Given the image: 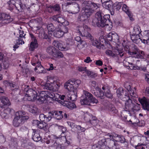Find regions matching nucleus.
Listing matches in <instances>:
<instances>
[{"instance_id":"obj_1","label":"nucleus","mask_w":149,"mask_h":149,"mask_svg":"<svg viewBox=\"0 0 149 149\" xmlns=\"http://www.w3.org/2000/svg\"><path fill=\"white\" fill-rule=\"evenodd\" d=\"M81 83V81L79 79H72L66 82L64 84V88L72 93L71 95L70 93L68 94L67 97L63 95H61L57 93L55 94L49 91H42L38 95L36 91L32 89H29L28 86H25L24 90V99L29 101L37 100L41 103L46 102L50 99L58 100L63 105L72 109L76 107L73 101L77 97V89Z\"/></svg>"},{"instance_id":"obj_2","label":"nucleus","mask_w":149,"mask_h":149,"mask_svg":"<svg viewBox=\"0 0 149 149\" xmlns=\"http://www.w3.org/2000/svg\"><path fill=\"white\" fill-rule=\"evenodd\" d=\"M99 5L91 1H84L82 4L83 10L82 15L78 17L80 20L87 19L93 12L99 7Z\"/></svg>"},{"instance_id":"obj_3","label":"nucleus","mask_w":149,"mask_h":149,"mask_svg":"<svg viewBox=\"0 0 149 149\" xmlns=\"http://www.w3.org/2000/svg\"><path fill=\"white\" fill-rule=\"evenodd\" d=\"M77 32L82 36L91 39V42L93 45L98 48L101 42L100 40L96 38L92 39V36L89 33L90 29L86 25H83L77 27L76 29Z\"/></svg>"},{"instance_id":"obj_4","label":"nucleus","mask_w":149,"mask_h":149,"mask_svg":"<svg viewBox=\"0 0 149 149\" xmlns=\"http://www.w3.org/2000/svg\"><path fill=\"white\" fill-rule=\"evenodd\" d=\"M58 128L59 129L61 130L62 133L61 135V137H58L55 136L48 135L47 137H45L44 138L45 142L47 144H50L51 146H54V144H53V143L55 141L54 140L58 138H61V139H63L64 141H65L68 144L70 143V141H67L66 140L65 136V132L66 130V128L61 126H58Z\"/></svg>"},{"instance_id":"obj_5","label":"nucleus","mask_w":149,"mask_h":149,"mask_svg":"<svg viewBox=\"0 0 149 149\" xmlns=\"http://www.w3.org/2000/svg\"><path fill=\"white\" fill-rule=\"evenodd\" d=\"M61 85L58 79L51 77L48 79L47 82L45 85L44 88L53 91H56L59 89Z\"/></svg>"},{"instance_id":"obj_6","label":"nucleus","mask_w":149,"mask_h":149,"mask_svg":"<svg viewBox=\"0 0 149 149\" xmlns=\"http://www.w3.org/2000/svg\"><path fill=\"white\" fill-rule=\"evenodd\" d=\"M107 135L110 139V141L113 142V146H112L113 149H116L118 147L120 143H124L125 141L124 137L114 133H108Z\"/></svg>"},{"instance_id":"obj_7","label":"nucleus","mask_w":149,"mask_h":149,"mask_svg":"<svg viewBox=\"0 0 149 149\" xmlns=\"http://www.w3.org/2000/svg\"><path fill=\"white\" fill-rule=\"evenodd\" d=\"M15 115L13 123V125L15 127L20 125L29 118V116L26 115L25 112L21 111L16 113Z\"/></svg>"},{"instance_id":"obj_8","label":"nucleus","mask_w":149,"mask_h":149,"mask_svg":"<svg viewBox=\"0 0 149 149\" xmlns=\"http://www.w3.org/2000/svg\"><path fill=\"white\" fill-rule=\"evenodd\" d=\"M84 95L81 97L80 102L82 105H90L91 103H97L98 101L93 95L88 92L84 91Z\"/></svg>"},{"instance_id":"obj_9","label":"nucleus","mask_w":149,"mask_h":149,"mask_svg":"<svg viewBox=\"0 0 149 149\" xmlns=\"http://www.w3.org/2000/svg\"><path fill=\"white\" fill-rule=\"evenodd\" d=\"M102 91L99 88H96L94 92L95 95L97 97H99L101 99H103L105 96L106 97L111 98L112 95L110 93L109 90L107 88L104 87H102Z\"/></svg>"},{"instance_id":"obj_10","label":"nucleus","mask_w":149,"mask_h":149,"mask_svg":"<svg viewBox=\"0 0 149 149\" xmlns=\"http://www.w3.org/2000/svg\"><path fill=\"white\" fill-rule=\"evenodd\" d=\"M68 32V28L65 26H61L60 28L55 29L53 32L54 36L58 38H60L64 35L65 33H67Z\"/></svg>"},{"instance_id":"obj_11","label":"nucleus","mask_w":149,"mask_h":149,"mask_svg":"<svg viewBox=\"0 0 149 149\" xmlns=\"http://www.w3.org/2000/svg\"><path fill=\"white\" fill-rule=\"evenodd\" d=\"M13 20V18L9 14L5 13H0V24L2 25H5Z\"/></svg>"},{"instance_id":"obj_12","label":"nucleus","mask_w":149,"mask_h":149,"mask_svg":"<svg viewBox=\"0 0 149 149\" xmlns=\"http://www.w3.org/2000/svg\"><path fill=\"white\" fill-rule=\"evenodd\" d=\"M125 98H128L125 102V107L126 109L128 108V109H132L134 110L138 111L140 110V107L137 104H135L134 102L130 99L129 97L126 96Z\"/></svg>"},{"instance_id":"obj_13","label":"nucleus","mask_w":149,"mask_h":149,"mask_svg":"<svg viewBox=\"0 0 149 149\" xmlns=\"http://www.w3.org/2000/svg\"><path fill=\"white\" fill-rule=\"evenodd\" d=\"M53 45L58 48L59 50L61 51H66L69 48L68 44L67 43L65 44V43L61 41H58L54 40L53 42Z\"/></svg>"},{"instance_id":"obj_14","label":"nucleus","mask_w":149,"mask_h":149,"mask_svg":"<svg viewBox=\"0 0 149 149\" xmlns=\"http://www.w3.org/2000/svg\"><path fill=\"white\" fill-rule=\"evenodd\" d=\"M31 63L33 65L37 66L40 69H42L39 71V72L45 73L46 72L45 69L41 65L40 62H39L37 55H35L33 57L31 61Z\"/></svg>"},{"instance_id":"obj_15","label":"nucleus","mask_w":149,"mask_h":149,"mask_svg":"<svg viewBox=\"0 0 149 149\" xmlns=\"http://www.w3.org/2000/svg\"><path fill=\"white\" fill-rule=\"evenodd\" d=\"M33 124V125H36L39 128L43 129L45 131H48L49 127L47 123L45 122H40L37 120H34Z\"/></svg>"},{"instance_id":"obj_16","label":"nucleus","mask_w":149,"mask_h":149,"mask_svg":"<svg viewBox=\"0 0 149 149\" xmlns=\"http://www.w3.org/2000/svg\"><path fill=\"white\" fill-rule=\"evenodd\" d=\"M138 100L141 104L143 109L147 111H149V100L145 97L139 98Z\"/></svg>"},{"instance_id":"obj_17","label":"nucleus","mask_w":149,"mask_h":149,"mask_svg":"<svg viewBox=\"0 0 149 149\" xmlns=\"http://www.w3.org/2000/svg\"><path fill=\"white\" fill-rule=\"evenodd\" d=\"M132 57H129L126 58L123 61V64L125 66L129 67L128 69H130L131 70H138L139 69V67L136 65H133L132 63L129 62L127 61H129V60H132Z\"/></svg>"},{"instance_id":"obj_18","label":"nucleus","mask_w":149,"mask_h":149,"mask_svg":"<svg viewBox=\"0 0 149 149\" xmlns=\"http://www.w3.org/2000/svg\"><path fill=\"white\" fill-rule=\"evenodd\" d=\"M128 53L130 55L133 56L137 58H142L144 55V52L142 51H138L136 49L133 52L128 51Z\"/></svg>"},{"instance_id":"obj_19","label":"nucleus","mask_w":149,"mask_h":149,"mask_svg":"<svg viewBox=\"0 0 149 149\" xmlns=\"http://www.w3.org/2000/svg\"><path fill=\"white\" fill-rule=\"evenodd\" d=\"M103 15L104 14L100 11H98L96 13L95 17L96 19V21L95 19H94L93 20V22L94 24L96 23L97 26H98V24L101 23Z\"/></svg>"},{"instance_id":"obj_20","label":"nucleus","mask_w":149,"mask_h":149,"mask_svg":"<svg viewBox=\"0 0 149 149\" xmlns=\"http://www.w3.org/2000/svg\"><path fill=\"white\" fill-rule=\"evenodd\" d=\"M123 51V50L119 51L117 49H112V50L107 49L106 50L105 53L108 56H114L122 53Z\"/></svg>"},{"instance_id":"obj_21","label":"nucleus","mask_w":149,"mask_h":149,"mask_svg":"<svg viewBox=\"0 0 149 149\" xmlns=\"http://www.w3.org/2000/svg\"><path fill=\"white\" fill-rule=\"evenodd\" d=\"M123 5V2H116L112 5L111 14V15H114L115 11H118L120 9Z\"/></svg>"},{"instance_id":"obj_22","label":"nucleus","mask_w":149,"mask_h":149,"mask_svg":"<svg viewBox=\"0 0 149 149\" xmlns=\"http://www.w3.org/2000/svg\"><path fill=\"white\" fill-rule=\"evenodd\" d=\"M10 104L8 98L4 96L1 97L0 98V107L3 108L5 106H9Z\"/></svg>"},{"instance_id":"obj_23","label":"nucleus","mask_w":149,"mask_h":149,"mask_svg":"<svg viewBox=\"0 0 149 149\" xmlns=\"http://www.w3.org/2000/svg\"><path fill=\"white\" fill-rule=\"evenodd\" d=\"M31 35L32 38V41L30 44L29 49L31 51H33L38 47V45L37 40L34 37L33 35L31 34Z\"/></svg>"},{"instance_id":"obj_24","label":"nucleus","mask_w":149,"mask_h":149,"mask_svg":"<svg viewBox=\"0 0 149 149\" xmlns=\"http://www.w3.org/2000/svg\"><path fill=\"white\" fill-rule=\"evenodd\" d=\"M143 33L142 39H141V42L145 44H146L149 40V30L144 31Z\"/></svg>"},{"instance_id":"obj_25","label":"nucleus","mask_w":149,"mask_h":149,"mask_svg":"<svg viewBox=\"0 0 149 149\" xmlns=\"http://www.w3.org/2000/svg\"><path fill=\"white\" fill-rule=\"evenodd\" d=\"M62 111H52L50 114L52 115L53 117L58 120L61 119L63 117V115L62 114Z\"/></svg>"},{"instance_id":"obj_26","label":"nucleus","mask_w":149,"mask_h":149,"mask_svg":"<svg viewBox=\"0 0 149 149\" xmlns=\"http://www.w3.org/2000/svg\"><path fill=\"white\" fill-rule=\"evenodd\" d=\"M122 10L128 15L131 20H133V19L132 17V15L130 11L129 10V7L125 4H123Z\"/></svg>"},{"instance_id":"obj_27","label":"nucleus","mask_w":149,"mask_h":149,"mask_svg":"<svg viewBox=\"0 0 149 149\" xmlns=\"http://www.w3.org/2000/svg\"><path fill=\"white\" fill-rule=\"evenodd\" d=\"M125 86L127 90L129 92L131 96L136 98L138 97L137 95L135 93L133 90L131 89V87L130 85L128 83H126L125 84Z\"/></svg>"},{"instance_id":"obj_28","label":"nucleus","mask_w":149,"mask_h":149,"mask_svg":"<svg viewBox=\"0 0 149 149\" xmlns=\"http://www.w3.org/2000/svg\"><path fill=\"white\" fill-rule=\"evenodd\" d=\"M131 38L132 41L136 44H138L140 41H141V39L142 38H141L139 35L132 34L131 36Z\"/></svg>"},{"instance_id":"obj_29","label":"nucleus","mask_w":149,"mask_h":149,"mask_svg":"<svg viewBox=\"0 0 149 149\" xmlns=\"http://www.w3.org/2000/svg\"><path fill=\"white\" fill-rule=\"evenodd\" d=\"M33 130L34 134L33 135L32 138L34 141L36 142L38 141L41 139V137L39 134L38 131L36 130L33 129Z\"/></svg>"},{"instance_id":"obj_30","label":"nucleus","mask_w":149,"mask_h":149,"mask_svg":"<svg viewBox=\"0 0 149 149\" xmlns=\"http://www.w3.org/2000/svg\"><path fill=\"white\" fill-rule=\"evenodd\" d=\"M110 17V15H103V19H102V22L100 24H98V27H103L105 25V23L107 20H109Z\"/></svg>"},{"instance_id":"obj_31","label":"nucleus","mask_w":149,"mask_h":149,"mask_svg":"<svg viewBox=\"0 0 149 149\" xmlns=\"http://www.w3.org/2000/svg\"><path fill=\"white\" fill-rule=\"evenodd\" d=\"M29 111L32 113L36 114L39 112V110L36 106L34 105H31L29 106Z\"/></svg>"},{"instance_id":"obj_32","label":"nucleus","mask_w":149,"mask_h":149,"mask_svg":"<svg viewBox=\"0 0 149 149\" xmlns=\"http://www.w3.org/2000/svg\"><path fill=\"white\" fill-rule=\"evenodd\" d=\"M60 9V7L58 5L56 4L54 6H49L48 7L47 10L49 13H51L52 12L53 10L57 11Z\"/></svg>"},{"instance_id":"obj_33","label":"nucleus","mask_w":149,"mask_h":149,"mask_svg":"<svg viewBox=\"0 0 149 149\" xmlns=\"http://www.w3.org/2000/svg\"><path fill=\"white\" fill-rule=\"evenodd\" d=\"M52 18L54 20L56 21L58 23H60L62 24H63L65 21V19L58 15L53 16Z\"/></svg>"},{"instance_id":"obj_34","label":"nucleus","mask_w":149,"mask_h":149,"mask_svg":"<svg viewBox=\"0 0 149 149\" xmlns=\"http://www.w3.org/2000/svg\"><path fill=\"white\" fill-rule=\"evenodd\" d=\"M55 51H56V49L53 46L49 47L47 49V52L50 55L52 56Z\"/></svg>"},{"instance_id":"obj_35","label":"nucleus","mask_w":149,"mask_h":149,"mask_svg":"<svg viewBox=\"0 0 149 149\" xmlns=\"http://www.w3.org/2000/svg\"><path fill=\"white\" fill-rule=\"evenodd\" d=\"M98 145L97 146H100L101 149H103L107 145L106 139H102L98 142Z\"/></svg>"},{"instance_id":"obj_36","label":"nucleus","mask_w":149,"mask_h":149,"mask_svg":"<svg viewBox=\"0 0 149 149\" xmlns=\"http://www.w3.org/2000/svg\"><path fill=\"white\" fill-rule=\"evenodd\" d=\"M141 32L140 27L138 25H136L134 28L132 34L139 35L141 33Z\"/></svg>"},{"instance_id":"obj_37","label":"nucleus","mask_w":149,"mask_h":149,"mask_svg":"<svg viewBox=\"0 0 149 149\" xmlns=\"http://www.w3.org/2000/svg\"><path fill=\"white\" fill-rule=\"evenodd\" d=\"M47 29L48 31V34L50 36V34H52V33L54 32V27L52 24H49L47 26Z\"/></svg>"},{"instance_id":"obj_38","label":"nucleus","mask_w":149,"mask_h":149,"mask_svg":"<svg viewBox=\"0 0 149 149\" xmlns=\"http://www.w3.org/2000/svg\"><path fill=\"white\" fill-rule=\"evenodd\" d=\"M16 0H10L8 1L7 3L10 7V10H12L14 7H16Z\"/></svg>"},{"instance_id":"obj_39","label":"nucleus","mask_w":149,"mask_h":149,"mask_svg":"<svg viewBox=\"0 0 149 149\" xmlns=\"http://www.w3.org/2000/svg\"><path fill=\"white\" fill-rule=\"evenodd\" d=\"M136 149H149V147H148L144 144L143 143H138L135 146Z\"/></svg>"},{"instance_id":"obj_40","label":"nucleus","mask_w":149,"mask_h":149,"mask_svg":"<svg viewBox=\"0 0 149 149\" xmlns=\"http://www.w3.org/2000/svg\"><path fill=\"white\" fill-rule=\"evenodd\" d=\"M52 56L57 58H60L63 57V55L60 51H57L56 49V51L54 52Z\"/></svg>"},{"instance_id":"obj_41","label":"nucleus","mask_w":149,"mask_h":149,"mask_svg":"<svg viewBox=\"0 0 149 149\" xmlns=\"http://www.w3.org/2000/svg\"><path fill=\"white\" fill-rule=\"evenodd\" d=\"M71 4L74 5L75 6V7H76L77 10V12H76L75 13H77L78 12L79 10V5L78 4L76 3L75 2H73L72 3L70 2H67L66 3H64V5L65 6H67L69 5H70Z\"/></svg>"},{"instance_id":"obj_42","label":"nucleus","mask_w":149,"mask_h":149,"mask_svg":"<svg viewBox=\"0 0 149 149\" xmlns=\"http://www.w3.org/2000/svg\"><path fill=\"white\" fill-rule=\"evenodd\" d=\"M102 5L104 8L109 10L111 12V4L109 3V2L102 3Z\"/></svg>"},{"instance_id":"obj_43","label":"nucleus","mask_w":149,"mask_h":149,"mask_svg":"<svg viewBox=\"0 0 149 149\" xmlns=\"http://www.w3.org/2000/svg\"><path fill=\"white\" fill-rule=\"evenodd\" d=\"M112 36V41H115L116 42L118 41L119 37L117 33H115L114 32L113 33Z\"/></svg>"},{"instance_id":"obj_44","label":"nucleus","mask_w":149,"mask_h":149,"mask_svg":"<svg viewBox=\"0 0 149 149\" xmlns=\"http://www.w3.org/2000/svg\"><path fill=\"white\" fill-rule=\"evenodd\" d=\"M18 32L19 33V36L20 37L22 38L24 37L25 36L26 34L24 33V31H23L21 27H20L19 29H17Z\"/></svg>"},{"instance_id":"obj_45","label":"nucleus","mask_w":149,"mask_h":149,"mask_svg":"<svg viewBox=\"0 0 149 149\" xmlns=\"http://www.w3.org/2000/svg\"><path fill=\"white\" fill-rule=\"evenodd\" d=\"M85 42L84 41H81L80 42H79L77 43V47L79 48V49H81L83 48L85 46Z\"/></svg>"},{"instance_id":"obj_46","label":"nucleus","mask_w":149,"mask_h":149,"mask_svg":"<svg viewBox=\"0 0 149 149\" xmlns=\"http://www.w3.org/2000/svg\"><path fill=\"white\" fill-rule=\"evenodd\" d=\"M6 112L8 115L12 114L14 113V110L13 109H11L9 108H8L7 109L4 110Z\"/></svg>"},{"instance_id":"obj_47","label":"nucleus","mask_w":149,"mask_h":149,"mask_svg":"<svg viewBox=\"0 0 149 149\" xmlns=\"http://www.w3.org/2000/svg\"><path fill=\"white\" fill-rule=\"evenodd\" d=\"M103 27H105V30L107 31H110L112 27V26L111 24H110V25L108 24H106L105 23V25Z\"/></svg>"},{"instance_id":"obj_48","label":"nucleus","mask_w":149,"mask_h":149,"mask_svg":"<svg viewBox=\"0 0 149 149\" xmlns=\"http://www.w3.org/2000/svg\"><path fill=\"white\" fill-rule=\"evenodd\" d=\"M86 67H82L81 66H78L77 68L79 71L84 73L86 70Z\"/></svg>"},{"instance_id":"obj_49","label":"nucleus","mask_w":149,"mask_h":149,"mask_svg":"<svg viewBox=\"0 0 149 149\" xmlns=\"http://www.w3.org/2000/svg\"><path fill=\"white\" fill-rule=\"evenodd\" d=\"M123 93V90L122 88H119L117 91V95L118 97L122 95Z\"/></svg>"},{"instance_id":"obj_50","label":"nucleus","mask_w":149,"mask_h":149,"mask_svg":"<svg viewBox=\"0 0 149 149\" xmlns=\"http://www.w3.org/2000/svg\"><path fill=\"white\" fill-rule=\"evenodd\" d=\"M7 113L5 111V110L1 113V115L3 118H7L8 116V115L6 113Z\"/></svg>"},{"instance_id":"obj_51","label":"nucleus","mask_w":149,"mask_h":149,"mask_svg":"<svg viewBox=\"0 0 149 149\" xmlns=\"http://www.w3.org/2000/svg\"><path fill=\"white\" fill-rule=\"evenodd\" d=\"M67 124L72 128H76V126H77V125H75L74 123L69 121L67 122Z\"/></svg>"},{"instance_id":"obj_52","label":"nucleus","mask_w":149,"mask_h":149,"mask_svg":"<svg viewBox=\"0 0 149 149\" xmlns=\"http://www.w3.org/2000/svg\"><path fill=\"white\" fill-rule=\"evenodd\" d=\"M46 117V116H45L43 114H40L39 116L40 120L41 121H45Z\"/></svg>"},{"instance_id":"obj_53","label":"nucleus","mask_w":149,"mask_h":149,"mask_svg":"<svg viewBox=\"0 0 149 149\" xmlns=\"http://www.w3.org/2000/svg\"><path fill=\"white\" fill-rule=\"evenodd\" d=\"M76 128L78 130L81 131V132H84L86 130L85 128L84 127H81L80 125L76 126Z\"/></svg>"},{"instance_id":"obj_54","label":"nucleus","mask_w":149,"mask_h":149,"mask_svg":"<svg viewBox=\"0 0 149 149\" xmlns=\"http://www.w3.org/2000/svg\"><path fill=\"white\" fill-rule=\"evenodd\" d=\"M51 112H49V115L48 116L46 117L45 118V121H50L52 119V117H53L52 115H51L50 113H51Z\"/></svg>"},{"instance_id":"obj_55","label":"nucleus","mask_w":149,"mask_h":149,"mask_svg":"<svg viewBox=\"0 0 149 149\" xmlns=\"http://www.w3.org/2000/svg\"><path fill=\"white\" fill-rule=\"evenodd\" d=\"M113 33H110L109 34L107 35V40L110 41H112V36L113 35Z\"/></svg>"},{"instance_id":"obj_56","label":"nucleus","mask_w":149,"mask_h":149,"mask_svg":"<svg viewBox=\"0 0 149 149\" xmlns=\"http://www.w3.org/2000/svg\"><path fill=\"white\" fill-rule=\"evenodd\" d=\"M89 123L93 126H95L97 124V121L96 120L94 119L89 121Z\"/></svg>"},{"instance_id":"obj_57","label":"nucleus","mask_w":149,"mask_h":149,"mask_svg":"<svg viewBox=\"0 0 149 149\" xmlns=\"http://www.w3.org/2000/svg\"><path fill=\"white\" fill-rule=\"evenodd\" d=\"M145 80L149 84V74H145Z\"/></svg>"},{"instance_id":"obj_58","label":"nucleus","mask_w":149,"mask_h":149,"mask_svg":"<svg viewBox=\"0 0 149 149\" xmlns=\"http://www.w3.org/2000/svg\"><path fill=\"white\" fill-rule=\"evenodd\" d=\"M91 85L92 86L94 87L95 89H96V88H99L97 84L95 81H92L91 82Z\"/></svg>"},{"instance_id":"obj_59","label":"nucleus","mask_w":149,"mask_h":149,"mask_svg":"<svg viewBox=\"0 0 149 149\" xmlns=\"http://www.w3.org/2000/svg\"><path fill=\"white\" fill-rule=\"evenodd\" d=\"M6 141L5 138L3 135L0 136V142L1 143H3Z\"/></svg>"},{"instance_id":"obj_60","label":"nucleus","mask_w":149,"mask_h":149,"mask_svg":"<svg viewBox=\"0 0 149 149\" xmlns=\"http://www.w3.org/2000/svg\"><path fill=\"white\" fill-rule=\"evenodd\" d=\"M95 64L97 65L101 66L103 64V62L101 60H98L96 61Z\"/></svg>"},{"instance_id":"obj_61","label":"nucleus","mask_w":149,"mask_h":149,"mask_svg":"<svg viewBox=\"0 0 149 149\" xmlns=\"http://www.w3.org/2000/svg\"><path fill=\"white\" fill-rule=\"evenodd\" d=\"M92 61V60L90 59V58L87 57L86 59L84 60V62L87 63H88Z\"/></svg>"},{"instance_id":"obj_62","label":"nucleus","mask_w":149,"mask_h":149,"mask_svg":"<svg viewBox=\"0 0 149 149\" xmlns=\"http://www.w3.org/2000/svg\"><path fill=\"white\" fill-rule=\"evenodd\" d=\"M17 43L19 45H22V44H24V41L22 40V39H21V38H20L18 40Z\"/></svg>"},{"instance_id":"obj_63","label":"nucleus","mask_w":149,"mask_h":149,"mask_svg":"<svg viewBox=\"0 0 149 149\" xmlns=\"http://www.w3.org/2000/svg\"><path fill=\"white\" fill-rule=\"evenodd\" d=\"M49 68L47 69V70L50 71L53 70L54 68L53 64L52 63L49 64Z\"/></svg>"},{"instance_id":"obj_64","label":"nucleus","mask_w":149,"mask_h":149,"mask_svg":"<svg viewBox=\"0 0 149 149\" xmlns=\"http://www.w3.org/2000/svg\"><path fill=\"white\" fill-rule=\"evenodd\" d=\"M145 93L149 97V87H147L146 88Z\"/></svg>"}]
</instances>
